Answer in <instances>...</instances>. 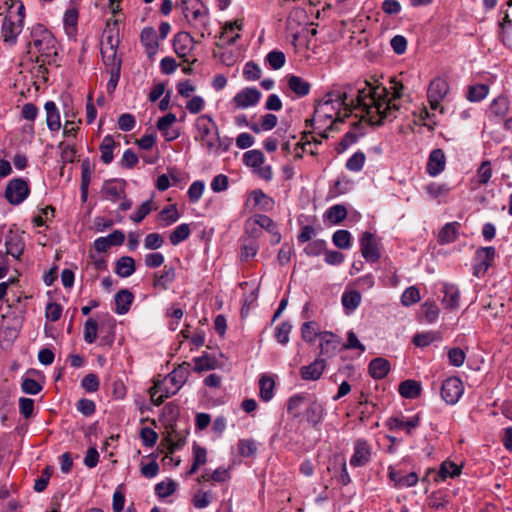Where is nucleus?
Wrapping results in <instances>:
<instances>
[{
	"instance_id": "f257e3e1",
	"label": "nucleus",
	"mask_w": 512,
	"mask_h": 512,
	"mask_svg": "<svg viewBox=\"0 0 512 512\" xmlns=\"http://www.w3.org/2000/svg\"><path fill=\"white\" fill-rule=\"evenodd\" d=\"M393 86V97L389 99V90L379 85H373L367 80L358 81L355 84H347L353 87L352 95L345 105V117H349L356 109H361L364 115L361 119L352 124L353 128H361V121L365 120L371 126H380L383 121L390 117L393 111L399 109L394 103L396 99H401L406 92L413 88V80L405 73L400 74V78L391 79Z\"/></svg>"
},
{
	"instance_id": "f03ea898",
	"label": "nucleus",
	"mask_w": 512,
	"mask_h": 512,
	"mask_svg": "<svg viewBox=\"0 0 512 512\" xmlns=\"http://www.w3.org/2000/svg\"><path fill=\"white\" fill-rule=\"evenodd\" d=\"M353 87L343 86L341 90H333L325 94L323 99L319 100L315 105L314 117L319 119H332L333 114L336 115L334 121L331 122L330 128L337 122H344L345 114L341 116V108L345 109L347 100L352 95Z\"/></svg>"
},
{
	"instance_id": "7ed1b4c3",
	"label": "nucleus",
	"mask_w": 512,
	"mask_h": 512,
	"mask_svg": "<svg viewBox=\"0 0 512 512\" xmlns=\"http://www.w3.org/2000/svg\"><path fill=\"white\" fill-rule=\"evenodd\" d=\"M189 367V363L183 362L182 364H179L171 373L168 374L167 378L174 385L173 390L165 388L164 381H158L154 383L153 387L151 388V399L155 405H161L165 401V399L169 398L170 396L178 392V390L188 379L190 373Z\"/></svg>"
},
{
	"instance_id": "20e7f679",
	"label": "nucleus",
	"mask_w": 512,
	"mask_h": 512,
	"mask_svg": "<svg viewBox=\"0 0 512 512\" xmlns=\"http://www.w3.org/2000/svg\"><path fill=\"white\" fill-rule=\"evenodd\" d=\"M181 8L184 18L188 24L201 32L204 37V31L209 24V11L201 0H182Z\"/></svg>"
},
{
	"instance_id": "39448f33",
	"label": "nucleus",
	"mask_w": 512,
	"mask_h": 512,
	"mask_svg": "<svg viewBox=\"0 0 512 512\" xmlns=\"http://www.w3.org/2000/svg\"><path fill=\"white\" fill-rule=\"evenodd\" d=\"M196 128L200 135L202 145L209 151L216 147V138H218V126L209 115H201L196 120Z\"/></svg>"
},
{
	"instance_id": "423d86ee",
	"label": "nucleus",
	"mask_w": 512,
	"mask_h": 512,
	"mask_svg": "<svg viewBox=\"0 0 512 512\" xmlns=\"http://www.w3.org/2000/svg\"><path fill=\"white\" fill-rule=\"evenodd\" d=\"M449 91V85L443 78L436 77L428 87L427 98L432 110H436L440 106V102L444 99Z\"/></svg>"
},
{
	"instance_id": "0eeeda50",
	"label": "nucleus",
	"mask_w": 512,
	"mask_h": 512,
	"mask_svg": "<svg viewBox=\"0 0 512 512\" xmlns=\"http://www.w3.org/2000/svg\"><path fill=\"white\" fill-rule=\"evenodd\" d=\"M463 391V384L457 377L446 379L441 387L442 398L448 404H455L463 394Z\"/></svg>"
},
{
	"instance_id": "6e6552de",
	"label": "nucleus",
	"mask_w": 512,
	"mask_h": 512,
	"mask_svg": "<svg viewBox=\"0 0 512 512\" xmlns=\"http://www.w3.org/2000/svg\"><path fill=\"white\" fill-rule=\"evenodd\" d=\"M261 92L252 87H246L239 91L232 99L236 109H245L256 105L261 99Z\"/></svg>"
},
{
	"instance_id": "1a4fd4ad",
	"label": "nucleus",
	"mask_w": 512,
	"mask_h": 512,
	"mask_svg": "<svg viewBox=\"0 0 512 512\" xmlns=\"http://www.w3.org/2000/svg\"><path fill=\"white\" fill-rule=\"evenodd\" d=\"M23 25L13 19L11 14L7 15L3 19L1 27V37L5 43L9 45H15L17 37L21 33Z\"/></svg>"
},
{
	"instance_id": "9d476101",
	"label": "nucleus",
	"mask_w": 512,
	"mask_h": 512,
	"mask_svg": "<svg viewBox=\"0 0 512 512\" xmlns=\"http://www.w3.org/2000/svg\"><path fill=\"white\" fill-rule=\"evenodd\" d=\"M371 446L364 439H357L354 443V453L350 459V465L353 467H363L371 459Z\"/></svg>"
},
{
	"instance_id": "9b49d317",
	"label": "nucleus",
	"mask_w": 512,
	"mask_h": 512,
	"mask_svg": "<svg viewBox=\"0 0 512 512\" xmlns=\"http://www.w3.org/2000/svg\"><path fill=\"white\" fill-rule=\"evenodd\" d=\"M360 247L362 256L370 262H376L380 258L378 244L374 234L366 231L360 239Z\"/></svg>"
},
{
	"instance_id": "f8f14e48",
	"label": "nucleus",
	"mask_w": 512,
	"mask_h": 512,
	"mask_svg": "<svg viewBox=\"0 0 512 512\" xmlns=\"http://www.w3.org/2000/svg\"><path fill=\"white\" fill-rule=\"evenodd\" d=\"M386 426L391 431L404 432L407 435H411L412 431L416 427V417H406L402 413L390 417L386 421Z\"/></svg>"
},
{
	"instance_id": "ddd939ff",
	"label": "nucleus",
	"mask_w": 512,
	"mask_h": 512,
	"mask_svg": "<svg viewBox=\"0 0 512 512\" xmlns=\"http://www.w3.org/2000/svg\"><path fill=\"white\" fill-rule=\"evenodd\" d=\"M320 342V356L333 357L339 350L341 345V338L331 332H322L319 334Z\"/></svg>"
},
{
	"instance_id": "4468645a",
	"label": "nucleus",
	"mask_w": 512,
	"mask_h": 512,
	"mask_svg": "<svg viewBox=\"0 0 512 512\" xmlns=\"http://www.w3.org/2000/svg\"><path fill=\"white\" fill-rule=\"evenodd\" d=\"M495 258V249L493 247H483L477 250L475 260V274H485L492 265Z\"/></svg>"
},
{
	"instance_id": "2eb2a0df",
	"label": "nucleus",
	"mask_w": 512,
	"mask_h": 512,
	"mask_svg": "<svg viewBox=\"0 0 512 512\" xmlns=\"http://www.w3.org/2000/svg\"><path fill=\"white\" fill-rule=\"evenodd\" d=\"M326 365V360L319 357L309 365L302 366L299 370V374L303 380L316 381L321 378Z\"/></svg>"
},
{
	"instance_id": "dca6fc26",
	"label": "nucleus",
	"mask_w": 512,
	"mask_h": 512,
	"mask_svg": "<svg viewBox=\"0 0 512 512\" xmlns=\"http://www.w3.org/2000/svg\"><path fill=\"white\" fill-rule=\"evenodd\" d=\"M194 38L185 31L178 32L173 39L175 53L180 58L187 56L195 45Z\"/></svg>"
},
{
	"instance_id": "f3484780",
	"label": "nucleus",
	"mask_w": 512,
	"mask_h": 512,
	"mask_svg": "<svg viewBox=\"0 0 512 512\" xmlns=\"http://www.w3.org/2000/svg\"><path fill=\"white\" fill-rule=\"evenodd\" d=\"M446 158L441 149H434L427 162V172L431 176H436L445 168Z\"/></svg>"
},
{
	"instance_id": "a211bd4d",
	"label": "nucleus",
	"mask_w": 512,
	"mask_h": 512,
	"mask_svg": "<svg viewBox=\"0 0 512 512\" xmlns=\"http://www.w3.org/2000/svg\"><path fill=\"white\" fill-rule=\"evenodd\" d=\"M442 304L448 310H455L459 307L460 292L453 284H444Z\"/></svg>"
},
{
	"instance_id": "6ab92c4d",
	"label": "nucleus",
	"mask_w": 512,
	"mask_h": 512,
	"mask_svg": "<svg viewBox=\"0 0 512 512\" xmlns=\"http://www.w3.org/2000/svg\"><path fill=\"white\" fill-rule=\"evenodd\" d=\"M175 278V269L171 266L165 265L160 273H156L154 275L153 286L156 289L167 290Z\"/></svg>"
},
{
	"instance_id": "aec40b11",
	"label": "nucleus",
	"mask_w": 512,
	"mask_h": 512,
	"mask_svg": "<svg viewBox=\"0 0 512 512\" xmlns=\"http://www.w3.org/2000/svg\"><path fill=\"white\" fill-rule=\"evenodd\" d=\"M460 474V466L451 461H444L438 472L431 470L428 476L433 477L435 481L445 480L447 477H456Z\"/></svg>"
},
{
	"instance_id": "412c9836",
	"label": "nucleus",
	"mask_w": 512,
	"mask_h": 512,
	"mask_svg": "<svg viewBox=\"0 0 512 512\" xmlns=\"http://www.w3.org/2000/svg\"><path fill=\"white\" fill-rule=\"evenodd\" d=\"M5 247V255L9 254L15 258H19L24 250V241L20 235L10 231L5 240Z\"/></svg>"
},
{
	"instance_id": "4be33fe9",
	"label": "nucleus",
	"mask_w": 512,
	"mask_h": 512,
	"mask_svg": "<svg viewBox=\"0 0 512 512\" xmlns=\"http://www.w3.org/2000/svg\"><path fill=\"white\" fill-rule=\"evenodd\" d=\"M140 41L146 48L148 57L155 55L158 49L156 31L153 27H145L140 34Z\"/></svg>"
},
{
	"instance_id": "5701e85b",
	"label": "nucleus",
	"mask_w": 512,
	"mask_h": 512,
	"mask_svg": "<svg viewBox=\"0 0 512 512\" xmlns=\"http://www.w3.org/2000/svg\"><path fill=\"white\" fill-rule=\"evenodd\" d=\"M115 300V312L119 315L126 314L131 307L134 300V295L127 289H121L114 297Z\"/></svg>"
},
{
	"instance_id": "b1692460",
	"label": "nucleus",
	"mask_w": 512,
	"mask_h": 512,
	"mask_svg": "<svg viewBox=\"0 0 512 512\" xmlns=\"http://www.w3.org/2000/svg\"><path fill=\"white\" fill-rule=\"evenodd\" d=\"M287 85L298 97L308 95L311 89V84L308 81L296 75H290L287 77Z\"/></svg>"
},
{
	"instance_id": "393cba45",
	"label": "nucleus",
	"mask_w": 512,
	"mask_h": 512,
	"mask_svg": "<svg viewBox=\"0 0 512 512\" xmlns=\"http://www.w3.org/2000/svg\"><path fill=\"white\" fill-rule=\"evenodd\" d=\"M369 374L374 379L384 378L390 371V363L388 360L378 357L369 363Z\"/></svg>"
},
{
	"instance_id": "a878e982",
	"label": "nucleus",
	"mask_w": 512,
	"mask_h": 512,
	"mask_svg": "<svg viewBox=\"0 0 512 512\" xmlns=\"http://www.w3.org/2000/svg\"><path fill=\"white\" fill-rule=\"evenodd\" d=\"M389 478L394 482L397 488H407L416 485V472H410L407 475H401L399 471L390 469Z\"/></svg>"
},
{
	"instance_id": "bb28decb",
	"label": "nucleus",
	"mask_w": 512,
	"mask_h": 512,
	"mask_svg": "<svg viewBox=\"0 0 512 512\" xmlns=\"http://www.w3.org/2000/svg\"><path fill=\"white\" fill-rule=\"evenodd\" d=\"M135 270V261L130 256L120 257L115 264V273L122 278L131 276Z\"/></svg>"
},
{
	"instance_id": "cd10ccee",
	"label": "nucleus",
	"mask_w": 512,
	"mask_h": 512,
	"mask_svg": "<svg viewBox=\"0 0 512 512\" xmlns=\"http://www.w3.org/2000/svg\"><path fill=\"white\" fill-rule=\"evenodd\" d=\"M253 204L260 211H270L273 209L275 202L268 194H253L247 201L246 205Z\"/></svg>"
},
{
	"instance_id": "c85d7f7f",
	"label": "nucleus",
	"mask_w": 512,
	"mask_h": 512,
	"mask_svg": "<svg viewBox=\"0 0 512 512\" xmlns=\"http://www.w3.org/2000/svg\"><path fill=\"white\" fill-rule=\"evenodd\" d=\"M44 108L46 110V123L51 131H57L61 127L60 116L57 107L53 101L45 103Z\"/></svg>"
},
{
	"instance_id": "c756f323",
	"label": "nucleus",
	"mask_w": 512,
	"mask_h": 512,
	"mask_svg": "<svg viewBox=\"0 0 512 512\" xmlns=\"http://www.w3.org/2000/svg\"><path fill=\"white\" fill-rule=\"evenodd\" d=\"M101 57L103 64L106 66L107 69L110 68H121L122 66V59L121 57L117 56V49H111L110 47L101 46Z\"/></svg>"
},
{
	"instance_id": "7c9ffc66",
	"label": "nucleus",
	"mask_w": 512,
	"mask_h": 512,
	"mask_svg": "<svg viewBox=\"0 0 512 512\" xmlns=\"http://www.w3.org/2000/svg\"><path fill=\"white\" fill-rule=\"evenodd\" d=\"M253 217L257 221V224L259 225V227H261V231H263V230L268 231L269 233H271L273 235V241L275 243L280 242L281 235L277 232L276 224L270 217H268L266 215H262V214H256Z\"/></svg>"
},
{
	"instance_id": "2f4dec72",
	"label": "nucleus",
	"mask_w": 512,
	"mask_h": 512,
	"mask_svg": "<svg viewBox=\"0 0 512 512\" xmlns=\"http://www.w3.org/2000/svg\"><path fill=\"white\" fill-rule=\"evenodd\" d=\"M116 146V142L114 141L113 137L111 135H106L100 146H99V150L101 152V161L104 163V164H109L112 162L113 160V150Z\"/></svg>"
},
{
	"instance_id": "473e14b6",
	"label": "nucleus",
	"mask_w": 512,
	"mask_h": 512,
	"mask_svg": "<svg viewBox=\"0 0 512 512\" xmlns=\"http://www.w3.org/2000/svg\"><path fill=\"white\" fill-rule=\"evenodd\" d=\"M260 398L267 402L270 401L274 396L275 382L272 377L268 375H262L259 380Z\"/></svg>"
},
{
	"instance_id": "72a5a7b5",
	"label": "nucleus",
	"mask_w": 512,
	"mask_h": 512,
	"mask_svg": "<svg viewBox=\"0 0 512 512\" xmlns=\"http://www.w3.org/2000/svg\"><path fill=\"white\" fill-rule=\"evenodd\" d=\"M95 165L90 162L88 158L81 162V183L80 192H88L89 184L91 181L92 173L94 172Z\"/></svg>"
},
{
	"instance_id": "f704fd0d",
	"label": "nucleus",
	"mask_w": 512,
	"mask_h": 512,
	"mask_svg": "<svg viewBox=\"0 0 512 512\" xmlns=\"http://www.w3.org/2000/svg\"><path fill=\"white\" fill-rule=\"evenodd\" d=\"M440 309L435 302H425L421 306V319L430 324L436 321L439 316Z\"/></svg>"
},
{
	"instance_id": "c9c22d12",
	"label": "nucleus",
	"mask_w": 512,
	"mask_h": 512,
	"mask_svg": "<svg viewBox=\"0 0 512 512\" xmlns=\"http://www.w3.org/2000/svg\"><path fill=\"white\" fill-rule=\"evenodd\" d=\"M191 234L189 224L182 223L177 226L169 235V240L172 245L176 246L185 241Z\"/></svg>"
},
{
	"instance_id": "e433bc0d",
	"label": "nucleus",
	"mask_w": 512,
	"mask_h": 512,
	"mask_svg": "<svg viewBox=\"0 0 512 512\" xmlns=\"http://www.w3.org/2000/svg\"><path fill=\"white\" fill-rule=\"evenodd\" d=\"M457 222L447 223L438 234V241L441 244L453 242L457 236Z\"/></svg>"
},
{
	"instance_id": "4c0bfd02",
	"label": "nucleus",
	"mask_w": 512,
	"mask_h": 512,
	"mask_svg": "<svg viewBox=\"0 0 512 512\" xmlns=\"http://www.w3.org/2000/svg\"><path fill=\"white\" fill-rule=\"evenodd\" d=\"M323 407L316 401L309 404L305 411V417L309 423L316 425L322 419Z\"/></svg>"
},
{
	"instance_id": "58836bf2",
	"label": "nucleus",
	"mask_w": 512,
	"mask_h": 512,
	"mask_svg": "<svg viewBox=\"0 0 512 512\" xmlns=\"http://www.w3.org/2000/svg\"><path fill=\"white\" fill-rule=\"evenodd\" d=\"M509 110V100L505 96H499L490 104V111L497 117L506 116Z\"/></svg>"
},
{
	"instance_id": "ea45409f",
	"label": "nucleus",
	"mask_w": 512,
	"mask_h": 512,
	"mask_svg": "<svg viewBox=\"0 0 512 512\" xmlns=\"http://www.w3.org/2000/svg\"><path fill=\"white\" fill-rule=\"evenodd\" d=\"M159 218L164 222V226H169L175 223L179 218V212L175 205L171 204L165 207L160 213Z\"/></svg>"
},
{
	"instance_id": "a19ab883",
	"label": "nucleus",
	"mask_w": 512,
	"mask_h": 512,
	"mask_svg": "<svg viewBox=\"0 0 512 512\" xmlns=\"http://www.w3.org/2000/svg\"><path fill=\"white\" fill-rule=\"evenodd\" d=\"M489 88L485 84H477L470 86L468 89L467 99L471 102H479L488 94Z\"/></svg>"
},
{
	"instance_id": "79ce46f5",
	"label": "nucleus",
	"mask_w": 512,
	"mask_h": 512,
	"mask_svg": "<svg viewBox=\"0 0 512 512\" xmlns=\"http://www.w3.org/2000/svg\"><path fill=\"white\" fill-rule=\"evenodd\" d=\"M243 162L250 167H260L264 162V154L260 150H250L244 153Z\"/></svg>"
},
{
	"instance_id": "37998d69",
	"label": "nucleus",
	"mask_w": 512,
	"mask_h": 512,
	"mask_svg": "<svg viewBox=\"0 0 512 512\" xmlns=\"http://www.w3.org/2000/svg\"><path fill=\"white\" fill-rule=\"evenodd\" d=\"M342 304L343 306L348 310H355L360 302H361V295L358 291H348L343 293L342 295Z\"/></svg>"
},
{
	"instance_id": "c03bdc74",
	"label": "nucleus",
	"mask_w": 512,
	"mask_h": 512,
	"mask_svg": "<svg viewBox=\"0 0 512 512\" xmlns=\"http://www.w3.org/2000/svg\"><path fill=\"white\" fill-rule=\"evenodd\" d=\"M333 243L340 249H348L351 246V234L347 230H337L332 237Z\"/></svg>"
},
{
	"instance_id": "a18cd8bd",
	"label": "nucleus",
	"mask_w": 512,
	"mask_h": 512,
	"mask_svg": "<svg viewBox=\"0 0 512 512\" xmlns=\"http://www.w3.org/2000/svg\"><path fill=\"white\" fill-rule=\"evenodd\" d=\"M216 360L208 355H203L194 359L193 370L196 372L208 371L214 369Z\"/></svg>"
},
{
	"instance_id": "49530a36",
	"label": "nucleus",
	"mask_w": 512,
	"mask_h": 512,
	"mask_svg": "<svg viewBox=\"0 0 512 512\" xmlns=\"http://www.w3.org/2000/svg\"><path fill=\"white\" fill-rule=\"evenodd\" d=\"M364 135V132L356 133L354 131H348L336 147L338 153L344 152L351 144L357 142L360 136Z\"/></svg>"
},
{
	"instance_id": "de8ad7c7",
	"label": "nucleus",
	"mask_w": 512,
	"mask_h": 512,
	"mask_svg": "<svg viewBox=\"0 0 512 512\" xmlns=\"http://www.w3.org/2000/svg\"><path fill=\"white\" fill-rule=\"evenodd\" d=\"M211 491H198L193 497V505L198 509L206 508L213 500Z\"/></svg>"
},
{
	"instance_id": "09e8293b",
	"label": "nucleus",
	"mask_w": 512,
	"mask_h": 512,
	"mask_svg": "<svg viewBox=\"0 0 512 512\" xmlns=\"http://www.w3.org/2000/svg\"><path fill=\"white\" fill-rule=\"evenodd\" d=\"M291 330H292V325L289 322H287V321L282 322L281 324H279L276 327V330H275L276 340L280 344L286 345L289 342V335H290Z\"/></svg>"
},
{
	"instance_id": "8fccbe9b",
	"label": "nucleus",
	"mask_w": 512,
	"mask_h": 512,
	"mask_svg": "<svg viewBox=\"0 0 512 512\" xmlns=\"http://www.w3.org/2000/svg\"><path fill=\"white\" fill-rule=\"evenodd\" d=\"M97 333L98 323L94 319L89 318L84 326V340L89 344L94 343L97 338Z\"/></svg>"
},
{
	"instance_id": "3c124183",
	"label": "nucleus",
	"mask_w": 512,
	"mask_h": 512,
	"mask_svg": "<svg viewBox=\"0 0 512 512\" xmlns=\"http://www.w3.org/2000/svg\"><path fill=\"white\" fill-rule=\"evenodd\" d=\"M399 394L403 398L412 399L416 397V380L409 379L400 383Z\"/></svg>"
},
{
	"instance_id": "603ef678",
	"label": "nucleus",
	"mask_w": 512,
	"mask_h": 512,
	"mask_svg": "<svg viewBox=\"0 0 512 512\" xmlns=\"http://www.w3.org/2000/svg\"><path fill=\"white\" fill-rule=\"evenodd\" d=\"M285 54L282 51L273 50L266 56V60L272 69L278 70L285 64Z\"/></svg>"
},
{
	"instance_id": "864d4df0",
	"label": "nucleus",
	"mask_w": 512,
	"mask_h": 512,
	"mask_svg": "<svg viewBox=\"0 0 512 512\" xmlns=\"http://www.w3.org/2000/svg\"><path fill=\"white\" fill-rule=\"evenodd\" d=\"M14 320L15 323L12 326L1 323V335L4 339L12 341L18 337L21 321L18 318Z\"/></svg>"
},
{
	"instance_id": "5fc2aeb1",
	"label": "nucleus",
	"mask_w": 512,
	"mask_h": 512,
	"mask_svg": "<svg viewBox=\"0 0 512 512\" xmlns=\"http://www.w3.org/2000/svg\"><path fill=\"white\" fill-rule=\"evenodd\" d=\"M243 77L247 81H255L261 77V69L254 61H249L245 64L243 70Z\"/></svg>"
},
{
	"instance_id": "6e6d98bb",
	"label": "nucleus",
	"mask_w": 512,
	"mask_h": 512,
	"mask_svg": "<svg viewBox=\"0 0 512 512\" xmlns=\"http://www.w3.org/2000/svg\"><path fill=\"white\" fill-rule=\"evenodd\" d=\"M176 490V483L172 480L162 481L155 486V493L161 497L166 498L172 495Z\"/></svg>"
},
{
	"instance_id": "4d7b16f0",
	"label": "nucleus",
	"mask_w": 512,
	"mask_h": 512,
	"mask_svg": "<svg viewBox=\"0 0 512 512\" xmlns=\"http://www.w3.org/2000/svg\"><path fill=\"white\" fill-rule=\"evenodd\" d=\"M258 251V245L254 240H246L241 247L240 257L242 261H247L253 258Z\"/></svg>"
},
{
	"instance_id": "13d9d810",
	"label": "nucleus",
	"mask_w": 512,
	"mask_h": 512,
	"mask_svg": "<svg viewBox=\"0 0 512 512\" xmlns=\"http://www.w3.org/2000/svg\"><path fill=\"white\" fill-rule=\"evenodd\" d=\"M81 386L89 393H94L98 391L100 382L99 378L94 373L87 374L81 381Z\"/></svg>"
},
{
	"instance_id": "bf43d9fd",
	"label": "nucleus",
	"mask_w": 512,
	"mask_h": 512,
	"mask_svg": "<svg viewBox=\"0 0 512 512\" xmlns=\"http://www.w3.org/2000/svg\"><path fill=\"white\" fill-rule=\"evenodd\" d=\"M365 162V154L361 151L354 153L346 162V168L350 171H360Z\"/></svg>"
},
{
	"instance_id": "052dcab7",
	"label": "nucleus",
	"mask_w": 512,
	"mask_h": 512,
	"mask_svg": "<svg viewBox=\"0 0 512 512\" xmlns=\"http://www.w3.org/2000/svg\"><path fill=\"white\" fill-rule=\"evenodd\" d=\"M152 200L143 202L137 211L133 213L130 218L135 223H140L152 211Z\"/></svg>"
},
{
	"instance_id": "680f3d73",
	"label": "nucleus",
	"mask_w": 512,
	"mask_h": 512,
	"mask_svg": "<svg viewBox=\"0 0 512 512\" xmlns=\"http://www.w3.org/2000/svg\"><path fill=\"white\" fill-rule=\"evenodd\" d=\"M245 233L251 238L250 240L254 241L262 235L261 227H259L254 217L246 220Z\"/></svg>"
},
{
	"instance_id": "e2e57ef3",
	"label": "nucleus",
	"mask_w": 512,
	"mask_h": 512,
	"mask_svg": "<svg viewBox=\"0 0 512 512\" xmlns=\"http://www.w3.org/2000/svg\"><path fill=\"white\" fill-rule=\"evenodd\" d=\"M328 219L333 223H340L347 216V210L342 205H335L328 210Z\"/></svg>"
},
{
	"instance_id": "0e129e2a",
	"label": "nucleus",
	"mask_w": 512,
	"mask_h": 512,
	"mask_svg": "<svg viewBox=\"0 0 512 512\" xmlns=\"http://www.w3.org/2000/svg\"><path fill=\"white\" fill-rule=\"evenodd\" d=\"M305 397L302 395H294L292 396L287 405L288 413L292 414L293 417L297 418L300 416V407L302 406Z\"/></svg>"
},
{
	"instance_id": "69168bd1",
	"label": "nucleus",
	"mask_w": 512,
	"mask_h": 512,
	"mask_svg": "<svg viewBox=\"0 0 512 512\" xmlns=\"http://www.w3.org/2000/svg\"><path fill=\"white\" fill-rule=\"evenodd\" d=\"M315 325L316 323L313 321L305 322L302 325L301 334L304 341L311 343L316 339L318 333L315 330Z\"/></svg>"
},
{
	"instance_id": "338daca9",
	"label": "nucleus",
	"mask_w": 512,
	"mask_h": 512,
	"mask_svg": "<svg viewBox=\"0 0 512 512\" xmlns=\"http://www.w3.org/2000/svg\"><path fill=\"white\" fill-rule=\"evenodd\" d=\"M140 436L143 441V444L146 447H153L158 439V434L149 427H144L140 431Z\"/></svg>"
},
{
	"instance_id": "774afa93",
	"label": "nucleus",
	"mask_w": 512,
	"mask_h": 512,
	"mask_svg": "<svg viewBox=\"0 0 512 512\" xmlns=\"http://www.w3.org/2000/svg\"><path fill=\"white\" fill-rule=\"evenodd\" d=\"M62 315V307L55 302H49L45 309V316L48 320L55 322L60 319Z\"/></svg>"
}]
</instances>
